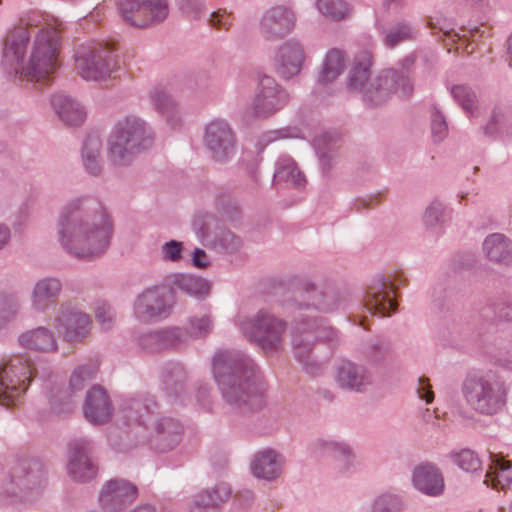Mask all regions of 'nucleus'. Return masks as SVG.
Segmentation results:
<instances>
[{
	"label": "nucleus",
	"instance_id": "50",
	"mask_svg": "<svg viewBox=\"0 0 512 512\" xmlns=\"http://www.w3.org/2000/svg\"><path fill=\"white\" fill-rule=\"evenodd\" d=\"M404 509L405 503L400 495L384 492L372 500L369 512H402Z\"/></svg>",
	"mask_w": 512,
	"mask_h": 512
},
{
	"label": "nucleus",
	"instance_id": "36",
	"mask_svg": "<svg viewBox=\"0 0 512 512\" xmlns=\"http://www.w3.org/2000/svg\"><path fill=\"white\" fill-rule=\"evenodd\" d=\"M153 107L165 118L167 125H184L183 116L175 99L163 88H154L150 92Z\"/></svg>",
	"mask_w": 512,
	"mask_h": 512
},
{
	"label": "nucleus",
	"instance_id": "27",
	"mask_svg": "<svg viewBox=\"0 0 512 512\" xmlns=\"http://www.w3.org/2000/svg\"><path fill=\"white\" fill-rule=\"evenodd\" d=\"M103 142L98 130H90L83 138L80 158L84 170L92 176H100L104 168Z\"/></svg>",
	"mask_w": 512,
	"mask_h": 512
},
{
	"label": "nucleus",
	"instance_id": "26",
	"mask_svg": "<svg viewBox=\"0 0 512 512\" xmlns=\"http://www.w3.org/2000/svg\"><path fill=\"white\" fill-rule=\"evenodd\" d=\"M231 495L232 489L227 483L203 489L193 497L188 512H219Z\"/></svg>",
	"mask_w": 512,
	"mask_h": 512
},
{
	"label": "nucleus",
	"instance_id": "33",
	"mask_svg": "<svg viewBox=\"0 0 512 512\" xmlns=\"http://www.w3.org/2000/svg\"><path fill=\"white\" fill-rule=\"evenodd\" d=\"M182 424L171 417H162L155 424L154 445L160 452H166L179 444L182 438Z\"/></svg>",
	"mask_w": 512,
	"mask_h": 512
},
{
	"label": "nucleus",
	"instance_id": "59",
	"mask_svg": "<svg viewBox=\"0 0 512 512\" xmlns=\"http://www.w3.org/2000/svg\"><path fill=\"white\" fill-rule=\"evenodd\" d=\"M182 250V242L170 240L161 247L162 258L165 261L178 262L182 258Z\"/></svg>",
	"mask_w": 512,
	"mask_h": 512
},
{
	"label": "nucleus",
	"instance_id": "54",
	"mask_svg": "<svg viewBox=\"0 0 512 512\" xmlns=\"http://www.w3.org/2000/svg\"><path fill=\"white\" fill-rule=\"evenodd\" d=\"M97 372L94 365H80L74 369L69 380V388L72 393L81 391L85 384L91 381Z\"/></svg>",
	"mask_w": 512,
	"mask_h": 512
},
{
	"label": "nucleus",
	"instance_id": "28",
	"mask_svg": "<svg viewBox=\"0 0 512 512\" xmlns=\"http://www.w3.org/2000/svg\"><path fill=\"white\" fill-rule=\"evenodd\" d=\"M158 404L153 396L142 394L125 398L121 405L124 418L131 423L146 425L156 414Z\"/></svg>",
	"mask_w": 512,
	"mask_h": 512
},
{
	"label": "nucleus",
	"instance_id": "38",
	"mask_svg": "<svg viewBox=\"0 0 512 512\" xmlns=\"http://www.w3.org/2000/svg\"><path fill=\"white\" fill-rule=\"evenodd\" d=\"M313 451L319 455L331 456L340 461L345 469H348L354 461L355 455L352 447L340 440L320 438L313 443Z\"/></svg>",
	"mask_w": 512,
	"mask_h": 512
},
{
	"label": "nucleus",
	"instance_id": "62",
	"mask_svg": "<svg viewBox=\"0 0 512 512\" xmlns=\"http://www.w3.org/2000/svg\"><path fill=\"white\" fill-rule=\"evenodd\" d=\"M180 8L184 14L193 19H199L204 11L202 0H182Z\"/></svg>",
	"mask_w": 512,
	"mask_h": 512
},
{
	"label": "nucleus",
	"instance_id": "58",
	"mask_svg": "<svg viewBox=\"0 0 512 512\" xmlns=\"http://www.w3.org/2000/svg\"><path fill=\"white\" fill-rule=\"evenodd\" d=\"M234 22L232 13L227 12L225 9H219L210 14L208 23L218 30H229Z\"/></svg>",
	"mask_w": 512,
	"mask_h": 512
},
{
	"label": "nucleus",
	"instance_id": "39",
	"mask_svg": "<svg viewBox=\"0 0 512 512\" xmlns=\"http://www.w3.org/2000/svg\"><path fill=\"white\" fill-rule=\"evenodd\" d=\"M372 66V54L368 51H361L355 55L351 69L348 74V87L350 90L362 94L368 86Z\"/></svg>",
	"mask_w": 512,
	"mask_h": 512
},
{
	"label": "nucleus",
	"instance_id": "14",
	"mask_svg": "<svg viewBox=\"0 0 512 512\" xmlns=\"http://www.w3.org/2000/svg\"><path fill=\"white\" fill-rule=\"evenodd\" d=\"M119 11L131 26L145 28L166 19L168 5L165 0H122Z\"/></svg>",
	"mask_w": 512,
	"mask_h": 512
},
{
	"label": "nucleus",
	"instance_id": "11",
	"mask_svg": "<svg viewBox=\"0 0 512 512\" xmlns=\"http://www.w3.org/2000/svg\"><path fill=\"white\" fill-rule=\"evenodd\" d=\"M289 99L288 92L273 77L262 75L258 79L252 103L245 108L242 118L247 122L268 118L281 110Z\"/></svg>",
	"mask_w": 512,
	"mask_h": 512
},
{
	"label": "nucleus",
	"instance_id": "15",
	"mask_svg": "<svg viewBox=\"0 0 512 512\" xmlns=\"http://www.w3.org/2000/svg\"><path fill=\"white\" fill-rule=\"evenodd\" d=\"M53 325L65 342L78 344L89 336L92 318L79 309L62 305L53 319Z\"/></svg>",
	"mask_w": 512,
	"mask_h": 512
},
{
	"label": "nucleus",
	"instance_id": "48",
	"mask_svg": "<svg viewBox=\"0 0 512 512\" xmlns=\"http://www.w3.org/2000/svg\"><path fill=\"white\" fill-rule=\"evenodd\" d=\"M192 226L201 242L206 246H210L222 229L218 219L210 214L197 215L193 220Z\"/></svg>",
	"mask_w": 512,
	"mask_h": 512
},
{
	"label": "nucleus",
	"instance_id": "16",
	"mask_svg": "<svg viewBox=\"0 0 512 512\" xmlns=\"http://www.w3.org/2000/svg\"><path fill=\"white\" fill-rule=\"evenodd\" d=\"M297 22L295 11L286 5L268 8L261 16L259 31L268 41H277L291 34Z\"/></svg>",
	"mask_w": 512,
	"mask_h": 512
},
{
	"label": "nucleus",
	"instance_id": "24",
	"mask_svg": "<svg viewBox=\"0 0 512 512\" xmlns=\"http://www.w3.org/2000/svg\"><path fill=\"white\" fill-rule=\"evenodd\" d=\"M63 290L58 277L45 276L37 279L30 292V305L36 312H46L60 297Z\"/></svg>",
	"mask_w": 512,
	"mask_h": 512
},
{
	"label": "nucleus",
	"instance_id": "37",
	"mask_svg": "<svg viewBox=\"0 0 512 512\" xmlns=\"http://www.w3.org/2000/svg\"><path fill=\"white\" fill-rule=\"evenodd\" d=\"M362 358L371 366H378L394 357L392 343L384 337H372L360 347Z\"/></svg>",
	"mask_w": 512,
	"mask_h": 512
},
{
	"label": "nucleus",
	"instance_id": "3",
	"mask_svg": "<svg viewBox=\"0 0 512 512\" xmlns=\"http://www.w3.org/2000/svg\"><path fill=\"white\" fill-rule=\"evenodd\" d=\"M57 234L61 247L69 255L81 260H92L108 249L113 224L97 199L78 197L63 209Z\"/></svg>",
	"mask_w": 512,
	"mask_h": 512
},
{
	"label": "nucleus",
	"instance_id": "13",
	"mask_svg": "<svg viewBox=\"0 0 512 512\" xmlns=\"http://www.w3.org/2000/svg\"><path fill=\"white\" fill-rule=\"evenodd\" d=\"M174 300L171 290L165 286H154L139 294L133 305L135 318L145 324L166 319L172 311Z\"/></svg>",
	"mask_w": 512,
	"mask_h": 512
},
{
	"label": "nucleus",
	"instance_id": "60",
	"mask_svg": "<svg viewBox=\"0 0 512 512\" xmlns=\"http://www.w3.org/2000/svg\"><path fill=\"white\" fill-rule=\"evenodd\" d=\"M489 122L492 126H512V109L504 106L495 107Z\"/></svg>",
	"mask_w": 512,
	"mask_h": 512
},
{
	"label": "nucleus",
	"instance_id": "19",
	"mask_svg": "<svg viewBox=\"0 0 512 512\" xmlns=\"http://www.w3.org/2000/svg\"><path fill=\"white\" fill-rule=\"evenodd\" d=\"M91 441L81 438L70 443V455L67 463V473L77 482L92 480L98 471L96 464L90 458Z\"/></svg>",
	"mask_w": 512,
	"mask_h": 512
},
{
	"label": "nucleus",
	"instance_id": "8",
	"mask_svg": "<svg viewBox=\"0 0 512 512\" xmlns=\"http://www.w3.org/2000/svg\"><path fill=\"white\" fill-rule=\"evenodd\" d=\"M153 130H111L106 138V156L114 168L129 167L154 144Z\"/></svg>",
	"mask_w": 512,
	"mask_h": 512
},
{
	"label": "nucleus",
	"instance_id": "22",
	"mask_svg": "<svg viewBox=\"0 0 512 512\" xmlns=\"http://www.w3.org/2000/svg\"><path fill=\"white\" fill-rule=\"evenodd\" d=\"M335 381L343 390L362 393L372 385L373 377L366 366L343 360L336 368Z\"/></svg>",
	"mask_w": 512,
	"mask_h": 512
},
{
	"label": "nucleus",
	"instance_id": "46",
	"mask_svg": "<svg viewBox=\"0 0 512 512\" xmlns=\"http://www.w3.org/2000/svg\"><path fill=\"white\" fill-rule=\"evenodd\" d=\"M451 94L469 117L480 115V102L476 92L471 87L464 84L454 85L451 88Z\"/></svg>",
	"mask_w": 512,
	"mask_h": 512
},
{
	"label": "nucleus",
	"instance_id": "40",
	"mask_svg": "<svg viewBox=\"0 0 512 512\" xmlns=\"http://www.w3.org/2000/svg\"><path fill=\"white\" fill-rule=\"evenodd\" d=\"M188 373L181 363L170 362L161 370L163 388L168 396L177 397L185 392Z\"/></svg>",
	"mask_w": 512,
	"mask_h": 512
},
{
	"label": "nucleus",
	"instance_id": "61",
	"mask_svg": "<svg viewBox=\"0 0 512 512\" xmlns=\"http://www.w3.org/2000/svg\"><path fill=\"white\" fill-rule=\"evenodd\" d=\"M415 391L418 398L424 400L426 404H431L434 401L435 394L430 380L426 376H421L417 379Z\"/></svg>",
	"mask_w": 512,
	"mask_h": 512
},
{
	"label": "nucleus",
	"instance_id": "57",
	"mask_svg": "<svg viewBox=\"0 0 512 512\" xmlns=\"http://www.w3.org/2000/svg\"><path fill=\"white\" fill-rule=\"evenodd\" d=\"M284 130H266L262 131L257 137L255 142V149L258 153H262L264 149L272 142L288 138V137H299V135L284 134Z\"/></svg>",
	"mask_w": 512,
	"mask_h": 512
},
{
	"label": "nucleus",
	"instance_id": "41",
	"mask_svg": "<svg viewBox=\"0 0 512 512\" xmlns=\"http://www.w3.org/2000/svg\"><path fill=\"white\" fill-rule=\"evenodd\" d=\"M506 336L507 332L494 324L484 332L485 340L493 344L497 350L494 355L495 363L512 371V343L506 341Z\"/></svg>",
	"mask_w": 512,
	"mask_h": 512
},
{
	"label": "nucleus",
	"instance_id": "6",
	"mask_svg": "<svg viewBox=\"0 0 512 512\" xmlns=\"http://www.w3.org/2000/svg\"><path fill=\"white\" fill-rule=\"evenodd\" d=\"M38 371L27 354L4 356L0 360V404H16L27 391Z\"/></svg>",
	"mask_w": 512,
	"mask_h": 512
},
{
	"label": "nucleus",
	"instance_id": "5",
	"mask_svg": "<svg viewBox=\"0 0 512 512\" xmlns=\"http://www.w3.org/2000/svg\"><path fill=\"white\" fill-rule=\"evenodd\" d=\"M460 393L471 411L480 416L492 417L505 409L509 388L498 371L478 368L464 375Z\"/></svg>",
	"mask_w": 512,
	"mask_h": 512
},
{
	"label": "nucleus",
	"instance_id": "23",
	"mask_svg": "<svg viewBox=\"0 0 512 512\" xmlns=\"http://www.w3.org/2000/svg\"><path fill=\"white\" fill-rule=\"evenodd\" d=\"M113 405L106 390L101 386H93L86 394L83 404L85 419L93 425L107 423L113 415Z\"/></svg>",
	"mask_w": 512,
	"mask_h": 512
},
{
	"label": "nucleus",
	"instance_id": "63",
	"mask_svg": "<svg viewBox=\"0 0 512 512\" xmlns=\"http://www.w3.org/2000/svg\"><path fill=\"white\" fill-rule=\"evenodd\" d=\"M95 317L102 329L109 330L114 321V313L110 306L100 305L96 308Z\"/></svg>",
	"mask_w": 512,
	"mask_h": 512
},
{
	"label": "nucleus",
	"instance_id": "42",
	"mask_svg": "<svg viewBox=\"0 0 512 512\" xmlns=\"http://www.w3.org/2000/svg\"><path fill=\"white\" fill-rule=\"evenodd\" d=\"M419 27L409 20L394 22L383 32L382 42L388 48H394L404 42H412L418 38Z\"/></svg>",
	"mask_w": 512,
	"mask_h": 512
},
{
	"label": "nucleus",
	"instance_id": "17",
	"mask_svg": "<svg viewBox=\"0 0 512 512\" xmlns=\"http://www.w3.org/2000/svg\"><path fill=\"white\" fill-rule=\"evenodd\" d=\"M306 58L304 44L298 39L290 38L275 49L273 57L275 71L282 79L289 80L301 72Z\"/></svg>",
	"mask_w": 512,
	"mask_h": 512
},
{
	"label": "nucleus",
	"instance_id": "12",
	"mask_svg": "<svg viewBox=\"0 0 512 512\" xmlns=\"http://www.w3.org/2000/svg\"><path fill=\"white\" fill-rule=\"evenodd\" d=\"M46 481L44 465L37 459H24L14 464L0 479V498L40 488Z\"/></svg>",
	"mask_w": 512,
	"mask_h": 512
},
{
	"label": "nucleus",
	"instance_id": "4",
	"mask_svg": "<svg viewBox=\"0 0 512 512\" xmlns=\"http://www.w3.org/2000/svg\"><path fill=\"white\" fill-rule=\"evenodd\" d=\"M212 372L224 402L240 414L256 412L265 404L266 384L257 363L238 350H219Z\"/></svg>",
	"mask_w": 512,
	"mask_h": 512
},
{
	"label": "nucleus",
	"instance_id": "20",
	"mask_svg": "<svg viewBox=\"0 0 512 512\" xmlns=\"http://www.w3.org/2000/svg\"><path fill=\"white\" fill-rule=\"evenodd\" d=\"M394 292L393 285L383 276H378L366 290L364 307L372 314L389 316L397 309V302L390 295Z\"/></svg>",
	"mask_w": 512,
	"mask_h": 512
},
{
	"label": "nucleus",
	"instance_id": "55",
	"mask_svg": "<svg viewBox=\"0 0 512 512\" xmlns=\"http://www.w3.org/2000/svg\"><path fill=\"white\" fill-rule=\"evenodd\" d=\"M453 462L466 472H476L481 469V460L477 454L470 449H463L451 454Z\"/></svg>",
	"mask_w": 512,
	"mask_h": 512
},
{
	"label": "nucleus",
	"instance_id": "47",
	"mask_svg": "<svg viewBox=\"0 0 512 512\" xmlns=\"http://www.w3.org/2000/svg\"><path fill=\"white\" fill-rule=\"evenodd\" d=\"M180 329L186 334L183 340L185 346L191 339L207 337L213 329V319L210 314L193 315L189 318L187 326Z\"/></svg>",
	"mask_w": 512,
	"mask_h": 512
},
{
	"label": "nucleus",
	"instance_id": "43",
	"mask_svg": "<svg viewBox=\"0 0 512 512\" xmlns=\"http://www.w3.org/2000/svg\"><path fill=\"white\" fill-rule=\"evenodd\" d=\"M347 63L346 54L338 48L330 49L320 66L318 82L328 84L336 80L344 71Z\"/></svg>",
	"mask_w": 512,
	"mask_h": 512
},
{
	"label": "nucleus",
	"instance_id": "53",
	"mask_svg": "<svg viewBox=\"0 0 512 512\" xmlns=\"http://www.w3.org/2000/svg\"><path fill=\"white\" fill-rule=\"evenodd\" d=\"M210 246L225 253H235L241 248L242 241L233 232L221 229Z\"/></svg>",
	"mask_w": 512,
	"mask_h": 512
},
{
	"label": "nucleus",
	"instance_id": "29",
	"mask_svg": "<svg viewBox=\"0 0 512 512\" xmlns=\"http://www.w3.org/2000/svg\"><path fill=\"white\" fill-rule=\"evenodd\" d=\"M313 147L318 155L322 172L328 174L336 159L337 150L341 145V137L337 130H315Z\"/></svg>",
	"mask_w": 512,
	"mask_h": 512
},
{
	"label": "nucleus",
	"instance_id": "2",
	"mask_svg": "<svg viewBox=\"0 0 512 512\" xmlns=\"http://www.w3.org/2000/svg\"><path fill=\"white\" fill-rule=\"evenodd\" d=\"M64 22L52 14L31 11L6 32L2 66L9 74L46 82L59 68Z\"/></svg>",
	"mask_w": 512,
	"mask_h": 512
},
{
	"label": "nucleus",
	"instance_id": "45",
	"mask_svg": "<svg viewBox=\"0 0 512 512\" xmlns=\"http://www.w3.org/2000/svg\"><path fill=\"white\" fill-rule=\"evenodd\" d=\"M274 181L286 183L291 187L301 188L304 186L306 179L291 157L281 156L276 162Z\"/></svg>",
	"mask_w": 512,
	"mask_h": 512
},
{
	"label": "nucleus",
	"instance_id": "10",
	"mask_svg": "<svg viewBox=\"0 0 512 512\" xmlns=\"http://www.w3.org/2000/svg\"><path fill=\"white\" fill-rule=\"evenodd\" d=\"M414 91L413 80L404 72L385 69L368 82L362 92L364 102L371 106H380L388 102L393 95L408 99Z\"/></svg>",
	"mask_w": 512,
	"mask_h": 512
},
{
	"label": "nucleus",
	"instance_id": "21",
	"mask_svg": "<svg viewBox=\"0 0 512 512\" xmlns=\"http://www.w3.org/2000/svg\"><path fill=\"white\" fill-rule=\"evenodd\" d=\"M186 334L178 326L150 330L137 337L138 346L149 353L178 350Z\"/></svg>",
	"mask_w": 512,
	"mask_h": 512
},
{
	"label": "nucleus",
	"instance_id": "56",
	"mask_svg": "<svg viewBox=\"0 0 512 512\" xmlns=\"http://www.w3.org/2000/svg\"><path fill=\"white\" fill-rule=\"evenodd\" d=\"M20 307V299L16 294H0V313L7 317V323L16 317Z\"/></svg>",
	"mask_w": 512,
	"mask_h": 512
},
{
	"label": "nucleus",
	"instance_id": "35",
	"mask_svg": "<svg viewBox=\"0 0 512 512\" xmlns=\"http://www.w3.org/2000/svg\"><path fill=\"white\" fill-rule=\"evenodd\" d=\"M205 142L216 161H227L235 152L236 140L233 130H206Z\"/></svg>",
	"mask_w": 512,
	"mask_h": 512
},
{
	"label": "nucleus",
	"instance_id": "34",
	"mask_svg": "<svg viewBox=\"0 0 512 512\" xmlns=\"http://www.w3.org/2000/svg\"><path fill=\"white\" fill-rule=\"evenodd\" d=\"M484 483L496 490L512 489V463L501 454L490 453Z\"/></svg>",
	"mask_w": 512,
	"mask_h": 512
},
{
	"label": "nucleus",
	"instance_id": "51",
	"mask_svg": "<svg viewBox=\"0 0 512 512\" xmlns=\"http://www.w3.org/2000/svg\"><path fill=\"white\" fill-rule=\"evenodd\" d=\"M317 10L332 21H341L350 15V8L344 0H317Z\"/></svg>",
	"mask_w": 512,
	"mask_h": 512
},
{
	"label": "nucleus",
	"instance_id": "64",
	"mask_svg": "<svg viewBox=\"0 0 512 512\" xmlns=\"http://www.w3.org/2000/svg\"><path fill=\"white\" fill-rule=\"evenodd\" d=\"M61 396L59 400L56 396H53L50 399L51 407L56 413H67L73 407L72 396L68 394L66 391L61 392Z\"/></svg>",
	"mask_w": 512,
	"mask_h": 512
},
{
	"label": "nucleus",
	"instance_id": "32",
	"mask_svg": "<svg viewBox=\"0 0 512 512\" xmlns=\"http://www.w3.org/2000/svg\"><path fill=\"white\" fill-rule=\"evenodd\" d=\"M18 343L23 348L42 353H55L59 347L54 332L45 326H39L21 333L18 337Z\"/></svg>",
	"mask_w": 512,
	"mask_h": 512
},
{
	"label": "nucleus",
	"instance_id": "30",
	"mask_svg": "<svg viewBox=\"0 0 512 512\" xmlns=\"http://www.w3.org/2000/svg\"><path fill=\"white\" fill-rule=\"evenodd\" d=\"M414 487L421 493L437 497L444 491V478L439 468L431 463L417 466L412 475Z\"/></svg>",
	"mask_w": 512,
	"mask_h": 512
},
{
	"label": "nucleus",
	"instance_id": "49",
	"mask_svg": "<svg viewBox=\"0 0 512 512\" xmlns=\"http://www.w3.org/2000/svg\"><path fill=\"white\" fill-rule=\"evenodd\" d=\"M175 286L187 295L203 298L209 293L210 286L205 279L191 275H181L175 280Z\"/></svg>",
	"mask_w": 512,
	"mask_h": 512
},
{
	"label": "nucleus",
	"instance_id": "31",
	"mask_svg": "<svg viewBox=\"0 0 512 512\" xmlns=\"http://www.w3.org/2000/svg\"><path fill=\"white\" fill-rule=\"evenodd\" d=\"M51 106L60 120L69 126H81L86 120L85 108L64 93H55L51 97Z\"/></svg>",
	"mask_w": 512,
	"mask_h": 512
},
{
	"label": "nucleus",
	"instance_id": "44",
	"mask_svg": "<svg viewBox=\"0 0 512 512\" xmlns=\"http://www.w3.org/2000/svg\"><path fill=\"white\" fill-rule=\"evenodd\" d=\"M483 251L490 261L504 264L512 261V242L504 234L488 235L483 242Z\"/></svg>",
	"mask_w": 512,
	"mask_h": 512
},
{
	"label": "nucleus",
	"instance_id": "52",
	"mask_svg": "<svg viewBox=\"0 0 512 512\" xmlns=\"http://www.w3.org/2000/svg\"><path fill=\"white\" fill-rule=\"evenodd\" d=\"M445 204L439 199L432 200L426 207L422 221L427 230L439 228L444 223Z\"/></svg>",
	"mask_w": 512,
	"mask_h": 512
},
{
	"label": "nucleus",
	"instance_id": "1",
	"mask_svg": "<svg viewBox=\"0 0 512 512\" xmlns=\"http://www.w3.org/2000/svg\"><path fill=\"white\" fill-rule=\"evenodd\" d=\"M300 289L305 292L304 301L293 300L289 309L294 314L291 346L295 360L311 375L322 373L326 362L340 342L339 332L321 317L306 315V311L333 313L347 307L348 297L334 284L315 286L310 279L302 278Z\"/></svg>",
	"mask_w": 512,
	"mask_h": 512
},
{
	"label": "nucleus",
	"instance_id": "18",
	"mask_svg": "<svg viewBox=\"0 0 512 512\" xmlns=\"http://www.w3.org/2000/svg\"><path fill=\"white\" fill-rule=\"evenodd\" d=\"M138 496L137 487L128 480L115 478L107 481L98 496L100 507L108 512H121Z\"/></svg>",
	"mask_w": 512,
	"mask_h": 512
},
{
	"label": "nucleus",
	"instance_id": "9",
	"mask_svg": "<svg viewBox=\"0 0 512 512\" xmlns=\"http://www.w3.org/2000/svg\"><path fill=\"white\" fill-rule=\"evenodd\" d=\"M74 62L77 73L88 81L106 79L117 65L113 47L94 42L79 45L74 54Z\"/></svg>",
	"mask_w": 512,
	"mask_h": 512
},
{
	"label": "nucleus",
	"instance_id": "25",
	"mask_svg": "<svg viewBox=\"0 0 512 512\" xmlns=\"http://www.w3.org/2000/svg\"><path fill=\"white\" fill-rule=\"evenodd\" d=\"M285 465L284 456L278 451L266 448L257 451L251 460V473L257 479L273 481L280 477Z\"/></svg>",
	"mask_w": 512,
	"mask_h": 512
},
{
	"label": "nucleus",
	"instance_id": "7",
	"mask_svg": "<svg viewBox=\"0 0 512 512\" xmlns=\"http://www.w3.org/2000/svg\"><path fill=\"white\" fill-rule=\"evenodd\" d=\"M238 327L242 334L265 353L283 349L287 322L267 309L259 310L252 317L241 318Z\"/></svg>",
	"mask_w": 512,
	"mask_h": 512
}]
</instances>
